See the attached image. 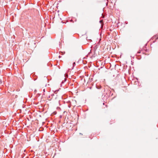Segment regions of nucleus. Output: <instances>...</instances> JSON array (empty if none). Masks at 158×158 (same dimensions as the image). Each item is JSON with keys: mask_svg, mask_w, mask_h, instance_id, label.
I'll use <instances>...</instances> for the list:
<instances>
[{"mask_svg": "<svg viewBox=\"0 0 158 158\" xmlns=\"http://www.w3.org/2000/svg\"><path fill=\"white\" fill-rule=\"evenodd\" d=\"M106 94L109 96H111L113 95V93L110 90H108L106 93Z\"/></svg>", "mask_w": 158, "mask_h": 158, "instance_id": "1", "label": "nucleus"}, {"mask_svg": "<svg viewBox=\"0 0 158 158\" xmlns=\"http://www.w3.org/2000/svg\"><path fill=\"white\" fill-rule=\"evenodd\" d=\"M96 88L98 89H101L102 88V87L100 85H96Z\"/></svg>", "mask_w": 158, "mask_h": 158, "instance_id": "2", "label": "nucleus"}, {"mask_svg": "<svg viewBox=\"0 0 158 158\" xmlns=\"http://www.w3.org/2000/svg\"><path fill=\"white\" fill-rule=\"evenodd\" d=\"M66 80H67V79H66L65 78H64V80H63V81H62L61 82V83H62V84H63V83H64V82H65V81Z\"/></svg>", "mask_w": 158, "mask_h": 158, "instance_id": "3", "label": "nucleus"}, {"mask_svg": "<svg viewBox=\"0 0 158 158\" xmlns=\"http://www.w3.org/2000/svg\"><path fill=\"white\" fill-rule=\"evenodd\" d=\"M156 37V40L158 39V35H156L155 36H153V38H154Z\"/></svg>", "mask_w": 158, "mask_h": 158, "instance_id": "4", "label": "nucleus"}, {"mask_svg": "<svg viewBox=\"0 0 158 158\" xmlns=\"http://www.w3.org/2000/svg\"><path fill=\"white\" fill-rule=\"evenodd\" d=\"M93 80V79L92 78H91V79H89V80L88 81L87 83H89V82H91Z\"/></svg>", "mask_w": 158, "mask_h": 158, "instance_id": "5", "label": "nucleus"}, {"mask_svg": "<svg viewBox=\"0 0 158 158\" xmlns=\"http://www.w3.org/2000/svg\"><path fill=\"white\" fill-rule=\"evenodd\" d=\"M76 65L75 62H74L73 63V67H74Z\"/></svg>", "mask_w": 158, "mask_h": 158, "instance_id": "6", "label": "nucleus"}, {"mask_svg": "<svg viewBox=\"0 0 158 158\" xmlns=\"http://www.w3.org/2000/svg\"><path fill=\"white\" fill-rule=\"evenodd\" d=\"M53 114L54 115H55L56 114L57 112L56 111H54L53 113Z\"/></svg>", "mask_w": 158, "mask_h": 158, "instance_id": "7", "label": "nucleus"}, {"mask_svg": "<svg viewBox=\"0 0 158 158\" xmlns=\"http://www.w3.org/2000/svg\"><path fill=\"white\" fill-rule=\"evenodd\" d=\"M140 52H140V51H138V52H137V53H138V54H139V53H140Z\"/></svg>", "mask_w": 158, "mask_h": 158, "instance_id": "8", "label": "nucleus"}, {"mask_svg": "<svg viewBox=\"0 0 158 158\" xmlns=\"http://www.w3.org/2000/svg\"><path fill=\"white\" fill-rule=\"evenodd\" d=\"M80 134L81 135H83V134L82 133H80Z\"/></svg>", "mask_w": 158, "mask_h": 158, "instance_id": "9", "label": "nucleus"}, {"mask_svg": "<svg viewBox=\"0 0 158 158\" xmlns=\"http://www.w3.org/2000/svg\"><path fill=\"white\" fill-rule=\"evenodd\" d=\"M84 82H85V78H84Z\"/></svg>", "mask_w": 158, "mask_h": 158, "instance_id": "10", "label": "nucleus"}, {"mask_svg": "<svg viewBox=\"0 0 158 158\" xmlns=\"http://www.w3.org/2000/svg\"><path fill=\"white\" fill-rule=\"evenodd\" d=\"M148 51V49H146V52H147Z\"/></svg>", "mask_w": 158, "mask_h": 158, "instance_id": "11", "label": "nucleus"}, {"mask_svg": "<svg viewBox=\"0 0 158 158\" xmlns=\"http://www.w3.org/2000/svg\"><path fill=\"white\" fill-rule=\"evenodd\" d=\"M51 95H54V94H52Z\"/></svg>", "mask_w": 158, "mask_h": 158, "instance_id": "12", "label": "nucleus"}, {"mask_svg": "<svg viewBox=\"0 0 158 158\" xmlns=\"http://www.w3.org/2000/svg\"><path fill=\"white\" fill-rule=\"evenodd\" d=\"M59 58H60V57H61V56H59Z\"/></svg>", "mask_w": 158, "mask_h": 158, "instance_id": "13", "label": "nucleus"}, {"mask_svg": "<svg viewBox=\"0 0 158 158\" xmlns=\"http://www.w3.org/2000/svg\"><path fill=\"white\" fill-rule=\"evenodd\" d=\"M43 91H44V92H45V89H44L43 90Z\"/></svg>", "mask_w": 158, "mask_h": 158, "instance_id": "14", "label": "nucleus"}, {"mask_svg": "<svg viewBox=\"0 0 158 158\" xmlns=\"http://www.w3.org/2000/svg\"><path fill=\"white\" fill-rule=\"evenodd\" d=\"M106 107H107V105H106Z\"/></svg>", "mask_w": 158, "mask_h": 158, "instance_id": "15", "label": "nucleus"}, {"mask_svg": "<svg viewBox=\"0 0 158 158\" xmlns=\"http://www.w3.org/2000/svg\"><path fill=\"white\" fill-rule=\"evenodd\" d=\"M101 20H100V23H101Z\"/></svg>", "mask_w": 158, "mask_h": 158, "instance_id": "16", "label": "nucleus"}, {"mask_svg": "<svg viewBox=\"0 0 158 158\" xmlns=\"http://www.w3.org/2000/svg\"><path fill=\"white\" fill-rule=\"evenodd\" d=\"M104 104H105V103H103V105H104Z\"/></svg>", "mask_w": 158, "mask_h": 158, "instance_id": "17", "label": "nucleus"}]
</instances>
